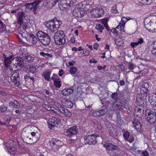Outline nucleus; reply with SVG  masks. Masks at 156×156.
Listing matches in <instances>:
<instances>
[{
  "mask_svg": "<svg viewBox=\"0 0 156 156\" xmlns=\"http://www.w3.org/2000/svg\"><path fill=\"white\" fill-rule=\"evenodd\" d=\"M116 6H114L112 9V12L114 13H117L118 12V11L115 8Z\"/></svg>",
  "mask_w": 156,
  "mask_h": 156,
  "instance_id": "49",
  "label": "nucleus"
},
{
  "mask_svg": "<svg viewBox=\"0 0 156 156\" xmlns=\"http://www.w3.org/2000/svg\"><path fill=\"white\" fill-rule=\"evenodd\" d=\"M92 16L98 18L101 17L104 13V11L102 8L94 9L92 11Z\"/></svg>",
  "mask_w": 156,
  "mask_h": 156,
  "instance_id": "15",
  "label": "nucleus"
},
{
  "mask_svg": "<svg viewBox=\"0 0 156 156\" xmlns=\"http://www.w3.org/2000/svg\"><path fill=\"white\" fill-rule=\"evenodd\" d=\"M24 17L25 13L23 11L18 12L17 15V17L19 24L22 26H24V24L26 23H24L23 22Z\"/></svg>",
  "mask_w": 156,
  "mask_h": 156,
  "instance_id": "20",
  "label": "nucleus"
},
{
  "mask_svg": "<svg viewBox=\"0 0 156 156\" xmlns=\"http://www.w3.org/2000/svg\"><path fill=\"white\" fill-rule=\"evenodd\" d=\"M64 73L63 72V70L62 69H60L58 72V75L60 76H61Z\"/></svg>",
  "mask_w": 156,
  "mask_h": 156,
  "instance_id": "50",
  "label": "nucleus"
},
{
  "mask_svg": "<svg viewBox=\"0 0 156 156\" xmlns=\"http://www.w3.org/2000/svg\"><path fill=\"white\" fill-rule=\"evenodd\" d=\"M20 56L17 57V58H15V61H16L17 63H15V65L14 64V67L16 68L17 66H19L20 68H22L24 64H26L25 62L23 61L22 60V59H20Z\"/></svg>",
  "mask_w": 156,
  "mask_h": 156,
  "instance_id": "25",
  "label": "nucleus"
},
{
  "mask_svg": "<svg viewBox=\"0 0 156 156\" xmlns=\"http://www.w3.org/2000/svg\"><path fill=\"white\" fill-rule=\"evenodd\" d=\"M77 70V68L75 66L71 67L70 69V72L72 74H75Z\"/></svg>",
  "mask_w": 156,
  "mask_h": 156,
  "instance_id": "37",
  "label": "nucleus"
},
{
  "mask_svg": "<svg viewBox=\"0 0 156 156\" xmlns=\"http://www.w3.org/2000/svg\"><path fill=\"white\" fill-rule=\"evenodd\" d=\"M53 55L52 54H51L48 53H46V57H48L49 58H51L52 57Z\"/></svg>",
  "mask_w": 156,
  "mask_h": 156,
  "instance_id": "62",
  "label": "nucleus"
},
{
  "mask_svg": "<svg viewBox=\"0 0 156 156\" xmlns=\"http://www.w3.org/2000/svg\"><path fill=\"white\" fill-rule=\"evenodd\" d=\"M14 142L13 140H10L8 141L4 144V147L6 151L9 153L14 151V148L13 147Z\"/></svg>",
  "mask_w": 156,
  "mask_h": 156,
  "instance_id": "12",
  "label": "nucleus"
},
{
  "mask_svg": "<svg viewBox=\"0 0 156 156\" xmlns=\"http://www.w3.org/2000/svg\"><path fill=\"white\" fill-rule=\"evenodd\" d=\"M144 42V39L142 37H139L137 38V46L141 44Z\"/></svg>",
  "mask_w": 156,
  "mask_h": 156,
  "instance_id": "42",
  "label": "nucleus"
},
{
  "mask_svg": "<svg viewBox=\"0 0 156 156\" xmlns=\"http://www.w3.org/2000/svg\"><path fill=\"white\" fill-rule=\"evenodd\" d=\"M59 0H53L52 2H51L52 6H53L55 5Z\"/></svg>",
  "mask_w": 156,
  "mask_h": 156,
  "instance_id": "52",
  "label": "nucleus"
},
{
  "mask_svg": "<svg viewBox=\"0 0 156 156\" xmlns=\"http://www.w3.org/2000/svg\"><path fill=\"white\" fill-rule=\"evenodd\" d=\"M129 67L131 69H133V66L131 63H129Z\"/></svg>",
  "mask_w": 156,
  "mask_h": 156,
  "instance_id": "57",
  "label": "nucleus"
},
{
  "mask_svg": "<svg viewBox=\"0 0 156 156\" xmlns=\"http://www.w3.org/2000/svg\"><path fill=\"white\" fill-rule=\"evenodd\" d=\"M7 110V107L4 105L0 106V110L2 112H5Z\"/></svg>",
  "mask_w": 156,
  "mask_h": 156,
  "instance_id": "45",
  "label": "nucleus"
},
{
  "mask_svg": "<svg viewBox=\"0 0 156 156\" xmlns=\"http://www.w3.org/2000/svg\"><path fill=\"white\" fill-rule=\"evenodd\" d=\"M49 1L46 0L44 2L43 5L44 7L48 8L49 6Z\"/></svg>",
  "mask_w": 156,
  "mask_h": 156,
  "instance_id": "44",
  "label": "nucleus"
},
{
  "mask_svg": "<svg viewBox=\"0 0 156 156\" xmlns=\"http://www.w3.org/2000/svg\"><path fill=\"white\" fill-rule=\"evenodd\" d=\"M11 79L15 85L18 86L20 84V78L18 72L16 71L11 75Z\"/></svg>",
  "mask_w": 156,
  "mask_h": 156,
  "instance_id": "18",
  "label": "nucleus"
},
{
  "mask_svg": "<svg viewBox=\"0 0 156 156\" xmlns=\"http://www.w3.org/2000/svg\"><path fill=\"white\" fill-rule=\"evenodd\" d=\"M106 148L107 150L109 151H112L113 150H117L118 149L117 146L111 143L106 145ZM107 152L109 153V151H108Z\"/></svg>",
  "mask_w": 156,
  "mask_h": 156,
  "instance_id": "26",
  "label": "nucleus"
},
{
  "mask_svg": "<svg viewBox=\"0 0 156 156\" xmlns=\"http://www.w3.org/2000/svg\"><path fill=\"white\" fill-rule=\"evenodd\" d=\"M83 54H85V55L88 56L89 55L90 53V51L88 50H86L85 51H83Z\"/></svg>",
  "mask_w": 156,
  "mask_h": 156,
  "instance_id": "55",
  "label": "nucleus"
},
{
  "mask_svg": "<svg viewBox=\"0 0 156 156\" xmlns=\"http://www.w3.org/2000/svg\"><path fill=\"white\" fill-rule=\"evenodd\" d=\"M95 27L96 29L99 30L101 33L102 32L103 30L104 29L103 26L101 24H98Z\"/></svg>",
  "mask_w": 156,
  "mask_h": 156,
  "instance_id": "40",
  "label": "nucleus"
},
{
  "mask_svg": "<svg viewBox=\"0 0 156 156\" xmlns=\"http://www.w3.org/2000/svg\"><path fill=\"white\" fill-rule=\"evenodd\" d=\"M143 122L142 119H141L139 121H137V132L141 133L142 132V128L141 122Z\"/></svg>",
  "mask_w": 156,
  "mask_h": 156,
  "instance_id": "30",
  "label": "nucleus"
},
{
  "mask_svg": "<svg viewBox=\"0 0 156 156\" xmlns=\"http://www.w3.org/2000/svg\"><path fill=\"white\" fill-rule=\"evenodd\" d=\"M95 136V134L90 135L87 134L84 137V143L90 145L95 144L97 142Z\"/></svg>",
  "mask_w": 156,
  "mask_h": 156,
  "instance_id": "10",
  "label": "nucleus"
},
{
  "mask_svg": "<svg viewBox=\"0 0 156 156\" xmlns=\"http://www.w3.org/2000/svg\"><path fill=\"white\" fill-rule=\"evenodd\" d=\"M66 108L62 107H59V109L56 110V111H54V112L56 114H58V111L63 114L64 112V111L65 110Z\"/></svg>",
  "mask_w": 156,
  "mask_h": 156,
  "instance_id": "38",
  "label": "nucleus"
},
{
  "mask_svg": "<svg viewBox=\"0 0 156 156\" xmlns=\"http://www.w3.org/2000/svg\"><path fill=\"white\" fill-rule=\"evenodd\" d=\"M19 9H18L15 10H13L11 11V13L12 14H14L15 13L17 12L19 10Z\"/></svg>",
  "mask_w": 156,
  "mask_h": 156,
  "instance_id": "59",
  "label": "nucleus"
},
{
  "mask_svg": "<svg viewBox=\"0 0 156 156\" xmlns=\"http://www.w3.org/2000/svg\"><path fill=\"white\" fill-rule=\"evenodd\" d=\"M146 3L145 5H148L151 4V1H150V0H146Z\"/></svg>",
  "mask_w": 156,
  "mask_h": 156,
  "instance_id": "64",
  "label": "nucleus"
},
{
  "mask_svg": "<svg viewBox=\"0 0 156 156\" xmlns=\"http://www.w3.org/2000/svg\"><path fill=\"white\" fill-rule=\"evenodd\" d=\"M156 117L154 115H153L151 116L147 117L146 118V120L150 124H154L156 120Z\"/></svg>",
  "mask_w": 156,
  "mask_h": 156,
  "instance_id": "27",
  "label": "nucleus"
},
{
  "mask_svg": "<svg viewBox=\"0 0 156 156\" xmlns=\"http://www.w3.org/2000/svg\"><path fill=\"white\" fill-rule=\"evenodd\" d=\"M152 16H149L144 19V24L145 27L150 31L152 33L156 32V27H155L154 20L151 19Z\"/></svg>",
  "mask_w": 156,
  "mask_h": 156,
  "instance_id": "6",
  "label": "nucleus"
},
{
  "mask_svg": "<svg viewBox=\"0 0 156 156\" xmlns=\"http://www.w3.org/2000/svg\"><path fill=\"white\" fill-rule=\"evenodd\" d=\"M27 25L26 24H24V26H22L20 25V28L18 29V31L19 34H20L23 38H25L27 39V37H28L30 34L28 33L27 31L26 30V29Z\"/></svg>",
  "mask_w": 156,
  "mask_h": 156,
  "instance_id": "11",
  "label": "nucleus"
},
{
  "mask_svg": "<svg viewBox=\"0 0 156 156\" xmlns=\"http://www.w3.org/2000/svg\"><path fill=\"white\" fill-rule=\"evenodd\" d=\"M153 115H154L156 117V107H152V110L147 109L145 111V118L151 116Z\"/></svg>",
  "mask_w": 156,
  "mask_h": 156,
  "instance_id": "24",
  "label": "nucleus"
},
{
  "mask_svg": "<svg viewBox=\"0 0 156 156\" xmlns=\"http://www.w3.org/2000/svg\"><path fill=\"white\" fill-rule=\"evenodd\" d=\"M149 84L147 82H141L137 88V117L141 118L144 114V102L148 95Z\"/></svg>",
  "mask_w": 156,
  "mask_h": 156,
  "instance_id": "1",
  "label": "nucleus"
},
{
  "mask_svg": "<svg viewBox=\"0 0 156 156\" xmlns=\"http://www.w3.org/2000/svg\"><path fill=\"white\" fill-rule=\"evenodd\" d=\"M61 121L60 119H57L54 117H50L48 121L49 127L51 129L55 126H57L58 123L61 122Z\"/></svg>",
  "mask_w": 156,
  "mask_h": 156,
  "instance_id": "9",
  "label": "nucleus"
},
{
  "mask_svg": "<svg viewBox=\"0 0 156 156\" xmlns=\"http://www.w3.org/2000/svg\"><path fill=\"white\" fill-rule=\"evenodd\" d=\"M155 43H156V42H154V45L155 44ZM151 52L152 54L156 56V46L153 47V48L151 51Z\"/></svg>",
  "mask_w": 156,
  "mask_h": 156,
  "instance_id": "46",
  "label": "nucleus"
},
{
  "mask_svg": "<svg viewBox=\"0 0 156 156\" xmlns=\"http://www.w3.org/2000/svg\"><path fill=\"white\" fill-rule=\"evenodd\" d=\"M137 153L140 154L141 156H149V154L146 150L141 151L140 150L137 151Z\"/></svg>",
  "mask_w": 156,
  "mask_h": 156,
  "instance_id": "33",
  "label": "nucleus"
},
{
  "mask_svg": "<svg viewBox=\"0 0 156 156\" xmlns=\"http://www.w3.org/2000/svg\"><path fill=\"white\" fill-rule=\"evenodd\" d=\"M89 62L90 63H96L97 62V61L95 60L94 59H90Z\"/></svg>",
  "mask_w": 156,
  "mask_h": 156,
  "instance_id": "60",
  "label": "nucleus"
},
{
  "mask_svg": "<svg viewBox=\"0 0 156 156\" xmlns=\"http://www.w3.org/2000/svg\"><path fill=\"white\" fill-rule=\"evenodd\" d=\"M70 42H71L72 43H74L75 42V39L74 37H72L71 39H70Z\"/></svg>",
  "mask_w": 156,
  "mask_h": 156,
  "instance_id": "61",
  "label": "nucleus"
},
{
  "mask_svg": "<svg viewBox=\"0 0 156 156\" xmlns=\"http://www.w3.org/2000/svg\"><path fill=\"white\" fill-rule=\"evenodd\" d=\"M138 67L139 69H140L139 72V76H137V79L140 78L141 76H143V72L144 71V68L143 66L140 65L138 66Z\"/></svg>",
  "mask_w": 156,
  "mask_h": 156,
  "instance_id": "31",
  "label": "nucleus"
},
{
  "mask_svg": "<svg viewBox=\"0 0 156 156\" xmlns=\"http://www.w3.org/2000/svg\"><path fill=\"white\" fill-rule=\"evenodd\" d=\"M73 0H66L64 2V4H66V6H70L73 3Z\"/></svg>",
  "mask_w": 156,
  "mask_h": 156,
  "instance_id": "41",
  "label": "nucleus"
},
{
  "mask_svg": "<svg viewBox=\"0 0 156 156\" xmlns=\"http://www.w3.org/2000/svg\"><path fill=\"white\" fill-rule=\"evenodd\" d=\"M12 106L15 108H18L20 107V103L16 100H14L12 102Z\"/></svg>",
  "mask_w": 156,
  "mask_h": 156,
  "instance_id": "35",
  "label": "nucleus"
},
{
  "mask_svg": "<svg viewBox=\"0 0 156 156\" xmlns=\"http://www.w3.org/2000/svg\"><path fill=\"white\" fill-rule=\"evenodd\" d=\"M63 114L68 117H71L72 115L71 112L69 111L68 110L66 109L64 111V112Z\"/></svg>",
  "mask_w": 156,
  "mask_h": 156,
  "instance_id": "39",
  "label": "nucleus"
},
{
  "mask_svg": "<svg viewBox=\"0 0 156 156\" xmlns=\"http://www.w3.org/2000/svg\"><path fill=\"white\" fill-rule=\"evenodd\" d=\"M79 129L78 127L75 126L70 127L66 131V133L67 135L71 137L76 134L78 132Z\"/></svg>",
  "mask_w": 156,
  "mask_h": 156,
  "instance_id": "16",
  "label": "nucleus"
},
{
  "mask_svg": "<svg viewBox=\"0 0 156 156\" xmlns=\"http://www.w3.org/2000/svg\"><path fill=\"white\" fill-rule=\"evenodd\" d=\"M49 143L51 147L56 150L61 148L63 144L60 140L56 138L53 139Z\"/></svg>",
  "mask_w": 156,
  "mask_h": 156,
  "instance_id": "8",
  "label": "nucleus"
},
{
  "mask_svg": "<svg viewBox=\"0 0 156 156\" xmlns=\"http://www.w3.org/2000/svg\"><path fill=\"white\" fill-rule=\"evenodd\" d=\"M123 135L125 139H128L129 136V133L127 131H126L124 133Z\"/></svg>",
  "mask_w": 156,
  "mask_h": 156,
  "instance_id": "43",
  "label": "nucleus"
},
{
  "mask_svg": "<svg viewBox=\"0 0 156 156\" xmlns=\"http://www.w3.org/2000/svg\"><path fill=\"white\" fill-rule=\"evenodd\" d=\"M98 46L99 44L98 43H95L93 45V48L95 49H98Z\"/></svg>",
  "mask_w": 156,
  "mask_h": 156,
  "instance_id": "54",
  "label": "nucleus"
},
{
  "mask_svg": "<svg viewBox=\"0 0 156 156\" xmlns=\"http://www.w3.org/2000/svg\"><path fill=\"white\" fill-rule=\"evenodd\" d=\"M118 95L117 93H113L111 98L114 101V102L110 103V101H107L106 104L109 110L113 111H117L123 109V101L118 98Z\"/></svg>",
  "mask_w": 156,
  "mask_h": 156,
  "instance_id": "2",
  "label": "nucleus"
},
{
  "mask_svg": "<svg viewBox=\"0 0 156 156\" xmlns=\"http://www.w3.org/2000/svg\"><path fill=\"white\" fill-rule=\"evenodd\" d=\"M103 24H104V26L105 27V28L108 30H109L108 29V26L107 23L106 22H104Z\"/></svg>",
  "mask_w": 156,
  "mask_h": 156,
  "instance_id": "53",
  "label": "nucleus"
},
{
  "mask_svg": "<svg viewBox=\"0 0 156 156\" xmlns=\"http://www.w3.org/2000/svg\"><path fill=\"white\" fill-rule=\"evenodd\" d=\"M97 128L100 130L102 129V127L101 125V124L98 122L97 124Z\"/></svg>",
  "mask_w": 156,
  "mask_h": 156,
  "instance_id": "51",
  "label": "nucleus"
},
{
  "mask_svg": "<svg viewBox=\"0 0 156 156\" xmlns=\"http://www.w3.org/2000/svg\"><path fill=\"white\" fill-rule=\"evenodd\" d=\"M55 43L56 44L62 45L66 43L65 35L62 31H58L55 33L54 36Z\"/></svg>",
  "mask_w": 156,
  "mask_h": 156,
  "instance_id": "4",
  "label": "nucleus"
},
{
  "mask_svg": "<svg viewBox=\"0 0 156 156\" xmlns=\"http://www.w3.org/2000/svg\"><path fill=\"white\" fill-rule=\"evenodd\" d=\"M28 70L30 72L32 73H34L36 72V68L35 66L33 65H30L28 68Z\"/></svg>",
  "mask_w": 156,
  "mask_h": 156,
  "instance_id": "34",
  "label": "nucleus"
},
{
  "mask_svg": "<svg viewBox=\"0 0 156 156\" xmlns=\"http://www.w3.org/2000/svg\"><path fill=\"white\" fill-rule=\"evenodd\" d=\"M75 63V62L74 61H72L71 62H68L69 65L70 66H73L74 64Z\"/></svg>",
  "mask_w": 156,
  "mask_h": 156,
  "instance_id": "58",
  "label": "nucleus"
},
{
  "mask_svg": "<svg viewBox=\"0 0 156 156\" xmlns=\"http://www.w3.org/2000/svg\"><path fill=\"white\" fill-rule=\"evenodd\" d=\"M125 24V22L124 21L122 20V19L121 21L119 23V24L121 25V27H122V29H123L124 28Z\"/></svg>",
  "mask_w": 156,
  "mask_h": 156,
  "instance_id": "47",
  "label": "nucleus"
},
{
  "mask_svg": "<svg viewBox=\"0 0 156 156\" xmlns=\"http://www.w3.org/2000/svg\"><path fill=\"white\" fill-rule=\"evenodd\" d=\"M51 73V72L46 71L43 73L42 75L46 80L49 81L50 79Z\"/></svg>",
  "mask_w": 156,
  "mask_h": 156,
  "instance_id": "29",
  "label": "nucleus"
},
{
  "mask_svg": "<svg viewBox=\"0 0 156 156\" xmlns=\"http://www.w3.org/2000/svg\"><path fill=\"white\" fill-rule=\"evenodd\" d=\"M55 85L56 87L59 88L61 86L60 79H57L54 82Z\"/></svg>",
  "mask_w": 156,
  "mask_h": 156,
  "instance_id": "36",
  "label": "nucleus"
},
{
  "mask_svg": "<svg viewBox=\"0 0 156 156\" xmlns=\"http://www.w3.org/2000/svg\"><path fill=\"white\" fill-rule=\"evenodd\" d=\"M46 53H44L43 52H41L40 53V55L43 57H46Z\"/></svg>",
  "mask_w": 156,
  "mask_h": 156,
  "instance_id": "63",
  "label": "nucleus"
},
{
  "mask_svg": "<svg viewBox=\"0 0 156 156\" xmlns=\"http://www.w3.org/2000/svg\"><path fill=\"white\" fill-rule=\"evenodd\" d=\"M108 112V109L106 108H105L99 111H94L92 115L95 117H98L105 115Z\"/></svg>",
  "mask_w": 156,
  "mask_h": 156,
  "instance_id": "19",
  "label": "nucleus"
},
{
  "mask_svg": "<svg viewBox=\"0 0 156 156\" xmlns=\"http://www.w3.org/2000/svg\"><path fill=\"white\" fill-rule=\"evenodd\" d=\"M149 102L153 107H156V94L153 93L152 94H149L148 96Z\"/></svg>",
  "mask_w": 156,
  "mask_h": 156,
  "instance_id": "23",
  "label": "nucleus"
},
{
  "mask_svg": "<svg viewBox=\"0 0 156 156\" xmlns=\"http://www.w3.org/2000/svg\"><path fill=\"white\" fill-rule=\"evenodd\" d=\"M23 38V39H21V38H20V37H18V39L19 41L21 43H22V44H25V40H26L25 38Z\"/></svg>",
  "mask_w": 156,
  "mask_h": 156,
  "instance_id": "48",
  "label": "nucleus"
},
{
  "mask_svg": "<svg viewBox=\"0 0 156 156\" xmlns=\"http://www.w3.org/2000/svg\"><path fill=\"white\" fill-rule=\"evenodd\" d=\"M37 36L39 41L43 44L47 45L50 44L51 39L49 36L46 33L39 31L37 33Z\"/></svg>",
  "mask_w": 156,
  "mask_h": 156,
  "instance_id": "5",
  "label": "nucleus"
},
{
  "mask_svg": "<svg viewBox=\"0 0 156 156\" xmlns=\"http://www.w3.org/2000/svg\"><path fill=\"white\" fill-rule=\"evenodd\" d=\"M0 95H2L3 96H5L7 95L6 93L2 91H0Z\"/></svg>",
  "mask_w": 156,
  "mask_h": 156,
  "instance_id": "56",
  "label": "nucleus"
},
{
  "mask_svg": "<svg viewBox=\"0 0 156 156\" xmlns=\"http://www.w3.org/2000/svg\"><path fill=\"white\" fill-rule=\"evenodd\" d=\"M12 58V56H9V57H6V56H5V66L6 67H8V66H10L11 68L12 67V68L14 67V63H12V62H14V61L15 60V58L12 59L11 60H10ZM11 69V68H10V69Z\"/></svg>",
  "mask_w": 156,
  "mask_h": 156,
  "instance_id": "17",
  "label": "nucleus"
},
{
  "mask_svg": "<svg viewBox=\"0 0 156 156\" xmlns=\"http://www.w3.org/2000/svg\"><path fill=\"white\" fill-rule=\"evenodd\" d=\"M84 12L80 8H76L74 9L73 12V14L75 17L81 18L83 16Z\"/></svg>",
  "mask_w": 156,
  "mask_h": 156,
  "instance_id": "21",
  "label": "nucleus"
},
{
  "mask_svg": "<svg viewBox=\"0 0 156 156\" xmlns=\"http://www.w3.org/2000/svg\"><path fill=\"white\" fill-rule=\"evenodd\" d=\"M22 135L24 136V139L27 141V144H30V143H34L35 141H36L35 140H34V137H31L30 133L28 131L25 132L23 131Z\"/></svg>",
  "mask_w": 156,
  "mask_h": 156,
  "instance_id": "13",
  "label": "nucleus"
},
{
  "mask_svg": "<svg viewBox=\"0 0 156 156\" xmlns=\"http://www.w3.org/2000/svg\"><path fill=\"white\" fill-rule=\"evenodd\" d=\"M20 59H22V60L25 62L26 64V62L30 63L33 62L34 60L35 57L34 56H31L24 53H22L20 55Z\"/></svg>",
  "mask_w": 156,
  "mask_h": 156,
  "instance_id": "14",
  "label": "nucleus"
},
{
  "mask_svg": "<svg viewBox=\"0 0 156 156\" xmlns=\"http://www.w3.org/2000/svg\"><path fill=\"white\" fill-rule=\"evenodd\" d=\"M73 92V90L70 88L65 89L62 90V93L64 96H68L72 94Z\"/></svg>",
  "mask_w": 156,
  "mask_h": 156,
  "instance_id": "28",
  "label": "nucleus"
},
{
  "mask_svg": "<svg viewBox=\"0 0 156 156\" xmlns=\"http://www.w3.org/2000/svg\"><path fill=\"white\" fill-rule=\"evenodd\" d=\"M27 37L26 40L28 43L35 44L38 41L37 37L32 34H30L28 37Z\"/></svg>",
  "mask_w": 156,
  "mask_h": 156,
  "instance_id": "22",
  "label": "nucleus"
},
{
  "mask_svg": "<svg viewBox=\"0 0 156 156\" xmlns=\"http://www.w3.org/2000/svg\"><path fill=\"white\" fill-rule=\"evenodd\" d=\"M62 23L61 21L58 20L57 17H55L51 20L45 22L44 25L48 29L54 32L58 29Z\"/></svg>",
  "mask_w": 156,
  "mask_h": 156,
  "instance_id": "3",
  "label": "nucleus"
},
{
  "mask_svg": "<svg viewBox=\"0 0 156 156\" xmlns=\"http://www.w3.org/2000/svg\"><path fill=\"white\" fill-rule=\"evenodd\" d=\"M64 103V106L68 108H71L73 106V103L69 100H66Z\"/></svg>",
  "mask_w": 156,
  "mask_h": 156,
  "instance_id": "32",
  "label": "nucleus"
},
{
  "mask_svg": "<svg viewBox=\"0 0 156 156\" xmlns=\"http://www.w3.org/2000/svg\"><path fill=\"white\" fill-rule=\"evenodd\" d=\"M41 2L40 0H37L31 3L26 4L25 5L26 10L27 11L32 12L34 14H35L36 10L39 7V5Z\"/></svg>",
  "mask_w": 156,
  "mask_h": 156,
  "instance_id": "7",
  "label": "nucleus"
}]
</instances>
